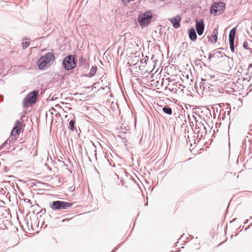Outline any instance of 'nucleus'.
Returning a JSON list of instances; mask_svg holds the SVG:
<instances>
[{"label": "nucleus", "instance_id": "6ab92c4d", "mask_svg": "<svg viewBox=\"0 0 252 252\" xmlns=\"http://www.w3.org/2000/svg\"><path fill=\"white\" fill-rule=\"evenodd\" d=\"M230 50L232 52H234V39H229Z\"/></svg>", "mask_w": 252, "mask_h": 252}, {"label": "nucleus", "instance_id": "6e6552de", "mask_svg": "<svg viewBox=\"0 0 252 252\" xmlns=\"http://www.w3.org/2000/svg\"><path fill=\"white\" fill-rule=\"evenodd\" d=\"M195 27L197 32L198 35H201L203 34L204 30L205 25L204 24L203 20L201 19L198 21L195 19Z\"/></svg>", "mask_w": 252, "mask_h": 252}, {"label": "nucleus", "instance_id": "f03ea898", "mask_svg": "<svg viewBox=\"0 0 252 252\" xmlns=\"http://www.w3.org/2000/svg\"><path fill=\"white\" fill-rule=\"evenodd\" d=\"M152 17L153 15L150 11H146L138 16L137 21L140 26L143 28L150 23Z\"/></svg>", "mask_w": 252, "mask_h": 252}, {"label": "nucleus", "instance_id": "0eeeda50", "mask_svg": "<svg viewBox=\"0 0 252 252\" xmlns=\"http://www.w3.org/2000/svg\"><path fill=\"white\" fill-rule=\"evenodd\" d=\"M62 64L66 70L72 69L75 66L74 59L71 55L67 56L64 58Z\"/></svg>", "mask_w": 252, "mask_h": 252}, {"label": "nucleus", "instance_id": "7ed1b4c3", "mask_svg": "<svg viewBox=\"0 0 252 252\" xmlns=\"http://www.w3.org/2000/svg\"><path fill=\"white\" fill-rule=\"evenodd\" d=\"M21 130V127L19 126H15L12 129L11 132V136L9 137L0 147V149L2 148H6L8 149L11 146V143H12L16 139L13 138V136L18 135Z\"/></svg>", "mask_w": 252, "mask_h": 252}, {"label": "nucleus", "instance_id": "2eb2a0df", "mask_svg": "<svg viewBox=\"0 0 252 252\" xmlns=\"http://www.w3.org/2000/svg\"><path fill=\"white\" fill-rule=\"evenodd\" d=\"M97 67L96 66H93L92 68L91 69L90 72H89V75L90 77H93L94 75L96 72Z\"/></svg>", "mask_w": 252, "mask_h": 252}, {"label": "nucleus", "instance_id": "f3484780", "mask_svg": "<svg viewBox=\"0 0 252 252\" xmlns=\"http://www.w3.org/2000/svg\"><path fill=\"white\" fill-rule=\"evenodd\" d=\"M74 124H75V120H71L69 122V126L68 128L72 131H73L74 130Z\"/></svg>", "mask_w": 252, "mask_h": 252}, {"label": "nucleus", "instance_id": "423d86ee", "mask_svg": "<svg viewBox=\"0 0 252 252\" xmlns=\"http://www.w3.org/2000/svg\"><path fill=\"white\" fill-rule=\"evenodd\" d=\"M225 6V4L223 2L215 3L210 7V13L216 15L220 14L223 12Z\"/></svg>", "mask_w": 252, "mask_h": 252}, {"label": "nucleus", "instance_id": "1a4fd4ad", "mask_svg": "<svg viewBox=\"0 0 252 252\" xmlns=\"http://www.w3.org/2000/svg\"><path fill=\"white\" fill-rule=\"evenodd\" d=\"M224 58V60H225L226 59L228 60H232L231 58L228 57L226 55H225L224 54L221 53L220 51H217L215 52L213 54H210L209 57V59L211 60L212 59L215 58Z\"/></svg>", "mask_w": 252, "mask_h": 252}, {"label": "nucleus", "instance_id": "dca6fc26", "mask_svg": "<svg viewBox=\"0 0 252 252\" xmlns=\"http://www.w3.org/2000/svg\"><path fill=\"white\" fill-rule=\"evenodd\" d=\"M218 37L217 34L215 33L211 35V37L209 38V41L212 43H216L217 41Z\"/></svg>", "mask_w": 252, "mask_h": 252}, {"label": "nucleus", "instance_id": "20e7f679", "mask_svg": "<svg viewBox=\"0 0 252 252\" xmlns=\"http://www.w3.org/2000/svg\"><path fill=\"white\" fill-rule=\"evenodd\" d=\"M38 92L34 91L30 92L24 98L23 100V105L25 107H28L31 104L35 102Z\"/></svg>", "mask_w": 252, "mask_h": 252}, {"label": "nucleus", "instance_id": "aec40b11", "mask_svg": "<svg viewBox=\"0 0 252 252\" xmlns=\"http://www.w3.org/2000/svg\"><path fill=\"white\" fill-rule=\"evenodd\" d=\"M243 47L246 49H248V44L247 42H244L243 44Z\"/></svg>", "mask_w": 252, "mask_h": 252}, {"label": "nucleus", "instance_id": "f257e3e1", "mask_svg": "<svg viewBox=\"0 0 252 252\" xmlns=\"http://www.w3.org/2000/svg\"><path fill=\"white\" fill-rule=\"evenodd\" d=\"M55 60L53 52H48L41 56L37 62L38 68L40 70H45L51 66Z\"/></svg>", "mask_w": 252, "mask_h": 252}, {"label": "nucleus", "instance_id": "f8f14e48", "mask_svg": "<svg viewBox=\"0 0 252 252\" xmlns=\"http://www.w3.org/2000/svg\"><path fill=\"white\" fill-rule=\"evenodd\" d=\"M195 129H199L198 130H197V132L199 133L200 132L202 133L205 130V127L203 125V124L201 123H198L196 125Z\"/></svg>", "mask_w": 252, "mask_h": 252}, {"label": "nucleus", "instance_id": "ddd939ff", "mask_svg": "<svg viewBox=\"0 0 252 252\" xmlns=\"http://www.w3.org/2000/svg\"><path fill=\"white\" fill-rule=\"evenodd\" d=\"M235 33L236 29L234 28L231 30L229 32V39H234Z\"/></svg>", "mask_w": 252, "mask_h": 252}, {"label": "nucleus", "instance_id": "39448f33", "mask_svg": "<svg viewBox=\"0 0 252 252\" xmlns=\"http://www.w3.org/2000/svg\"><path fill=\"white\" fill-rule=\"evenodd\" d=\"M72 206V204L63 201H54L52 202L51 208L53 210L66 209Z\"/></svg>", "mask_w": 252, "mask_h": 252}, {"label": "nucleus", "instance_id": "4468645a", "mask_svg": "<svg viewBox=\"0 0 252 252\" xmlns=\"http://www.w3.org/2000/svg\"><path fill=\"white\" fill-rule=\"evenodd\" d=\"M162 110L165 113H166L167 114H168V115L172 114V109L170 107H164L163 108Z\"/></svg>", "mask_w": 252, "mask_h": 252}, {"label": "nucleus", "instance_id": "a211bd4d", "mask_svg": "<svg viewBox=\"0 0 252 252\" xmlns=\"http://www.w3.org/2000/svg\"><path fill=\"white\" fill-rule=\"evenodd\" d=\"M29 40L27 39H25V40H24L22 42L23 48L24 49L26 48L29 45Z\"/></svg>", "mask_w": 252, "mask_h": 252}, {"label": "nucleus", "instance_id": "9b49d317", "mask_svg": "<svg viewBox=\"0 0 252 252\" xmlns=\"http://www.w3.org/2000/svg\"><path fill=\"white\" fill-rule=\"evenodd\" d=\"M189 37L190 40L195 41L196 39V32L193 28H191L189 31Z\"/></svg>", "mask_w": 252, "mask_h": 252}, {"label": "nucleus", "instance_id": "9d476101", "mask_svg": "<svg viewBox=\"0 0 252 252\" xmlns=\"http://www.w3.org/2000/svg\"><path fill=\"white\" fill-rule=\"evenodd\" d=\"M169 20L172 24L174 28L177 29L180 27L181 20L180 16L177 15L175 17L170 18Z\"/></svg>", "mask_w": 252, "mask_h": 252}, {"label": "nucleus", "instance_id": "412c9836", "mask_svg": "<svg viewBox=\"0 0 252 252\" xmlns=\"http://www.w3.org/2000/svg\"><path fill=\"white\" fill-rule=\"evenodd\" d=\"M16 123L20 124V122L18 121H16Z\"/></svg>", "mask_w": 252, "mask_h": 252}]
</instances>
